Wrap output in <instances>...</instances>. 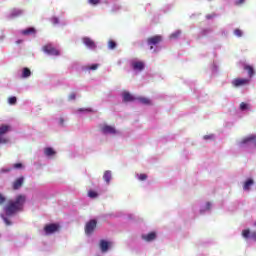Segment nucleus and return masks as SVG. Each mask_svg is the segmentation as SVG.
<instances>
[{"instance_id":"obj_15","label":"nucleus","mask_w":256,"mask_h":256,"mask_svg":"<svg viewBox=\"0 0 256 256\" xmlns=\"http://www.w3.org/2000/svg\"><path fill=\"white\" fill-rule=\"evenodd\" d=\"M103 179H104V181H105L106 183H111V179H112L111 171L106 170V171L104 172Z\"/></svg>"},{"instance_id":"obj_32","label":"nucleus","mask_w":256,"mask_h":256,"mask_svg":"<svg viewBox=\"0 0 256 256\" xmlns=\"http://www.w3.org/2000/svg\"><path fill=\"white\" fill-rule=\"evenodd\" d=\"M68 99H69V101H75V99H76V94H75V93H71V94L68 96Z\"/></svg>"},{"instance_id":"obj_33","label":"nucleus","mask_w":256,"mask_h":256,"mask_svg":"<svg viewBox=\"0 0 256 256\" xmlns=\"http://www.w3.org/2000/svg\"><path fill=\"white\" fill-rule=\"evenodd\" d=\"M14 169H22L23 168V164L22 163H16L13 165Z\"/></svg>"},{"instance_id":"obj_2","label":"nucleus","mask_w":256,"mask_h":256,"mask_svg":"<svg viewBox=\"0 0 256 256\" xmlns=\"http://www.w3.org/2000/svg\"><path fill=\"white\" fill-rule=\"evenodd\" d=\"M42 50L47 55H53L55 57H58V55H61V52H59V50H57V48H55L53 44H46V45H44L42 47Z\"/></svg>"},{"instance_id":"obj_1","label":"nucleus","mask_w":256,"mask_h":256,"mask_svg":"<svg viewBox=\"0 0 256 256\" xmlns=\"http://www.w3.org/2000/svg\"><path fill=\"white\" fill-rule=\"evenodd\" d=\"M25 203H27V196L24 194H19L14 200H9L7 202L4 207V211L8 217H11L12 215H15V213L23 211Z\"/></svg>"},{"instance_id":"obj_37","label":"nucleus","mask_w":256,"mask_h":256,"mask_svg":"<svg viewBox=\"0 0 256 256\" xmlns=\"http://www.w3.org/2000/svg\"><path fill=\"white\" fill-rule=\"evenodd\" d=\"M9 172H11V168H2L1 170H0V173H9Z\"/></svg>"},{"instance_id":"obj_19","label":"nucleus","mask_w":256,"mask_h":256,"mask_svg":"<svg viewBox=\"0 0 256 256\" xmlns=\"http://www.w3.org/2000/svg\"><path fill=\"white\" fill-rule=\"evenodd\" d=\"M138 101H140V103H142V105H152L151 100L146 97H140V98H138Z\"/></svg>"},{"instance_id":"obj_10","label":"nucleus","mask_w":256,"mask_h":256,"mask_svg":"<svg viewBox=\"0 0 256 256\" xmlns=\"http://www.w3.org/2000/svg\"><path fill=\"white\" fill-rule=\"evenodd\" d=\"M109 247H111V242L103 239L100 240L99 248L102 253H107V251H109Z\"/></svg>"},{"instance_id":"obj_4","label":"nucleus","mask_w":256,"mask_h":256,"mask_svg":"<svg viewBox=\"0 0 256 256\" xmlns=\"http://www.w3.org/2000/svg\"><path fill=\"white\" fill-rule=\"evenodd\" d=\"M161 41H163V36H161V35H155V36L149 37L147 39V43L151 50H153L154 45H159V43H161Z\"/></svg>"},{"instance_id":"obj_42","label":"nucleus","mask_w":256,"mask_h":256,"mask_svg":"<svg viewBox=\"0 0 256 256\" xmlns=\"http://www.w3.org/2000/svg\"><path fill=\"white\" fill-rule=\"evenodd\" d=\"M204 139L207 140V139H213V135H205L204 136Z\"/></svg>"},{"instance_id":"obj_6","label":"nucleus","mask_w":256,"mask_h":256,"mask_svg":"<svg viewBox=\"0 0 256 256\" xmlns=\"http://www.w3.org/2000/svg\"><path fill=\"white\" fill-rule=\"evenodd\" d=\"M24 183H25V177L20 176L16 178L12 183L13 191H19V189L23 187Z\"/></svg>"},{"instance_id":"obj_7","label":"nucleus","mask_w":256,"mask_h":256,"mask_svg":"<svg viewBox=\"0 0 256 256\" xmlns=\"http://www.w3.org/2000/svg\"><path fill=\"white\" fill-rule=\"evenodd\" d=\"M250 82L251 80L247 78H235L232 81V85L233 87H244L245 85H249Z\"/></svg>"},{"instance_id":"obj_5","label":"nucleus","mask_w":256,"mask_h":256,"mask_svg":"<svg viewBox=\"0 0 256 256\" xmlns=\"http://www.w3.org/2000/svg\"><path fill=\"white\" fill-rule=\"evenodd\" d=\"M61 226H59V224H55V223H52V224H47L45 227H44V232L47 234V235H53V233H57V231H59Z\"/></svg>"},{"instance_id":"obj_31","label":"nucleus","mask_w":256,"mask_h":256,"mask_svg":"<svg viewBox=\"0 0 256 256\" xmlns=\"http://www.w3.org/2000/svg\"><path fill=\"white\" fill-rule=\"evenodd\" d=\"M138 179H139V181H146V179H147V174H140V175L138 176Z\"/></svg>"},{"instance_id":"obj_36","label":"nucleus","mask_w":256,"mask_h":256,"mask_svg":"<svg viewBox=\"0 0 256 256\" xmlns=\"http://www.w3.org/2000/svg\"><path fill=\"white\" fill-rule=\"evenodd\" d=\"M215 17H217V14H215V13L206 15V19H213Z\"/></svg>"},{"instance_id":"obj_45","label":"nucleus","mask_w":256,"mask_h":256,"mask_svg":"<svg viewBox=\"0 0 256 256\" xmlns=\"http://www.w3.org/2000/svg\"><path fill=\"white\" fill-rule=\"evenodd\" d=\"M60 121H61V125H63V119H61Z\"/></svg>"},{"instance_id":"obj_26","label":"nucleus","mask_w":256,"mask_h":256,"mask_svg":"<svg viewBox=\"0 0 256 256\" xmlns=\"http://www.w3.org/2000/svg\"><path fill=\"white\" fill-rule=\"evenodd\" d=\"M117 47V43L113 40H109L108 49H115Z\"/></svg>"},{"instance_id":"obj_23","label":"nucleus","mask_w":256,"mask_h":256,"mask_svg":"<svg viewBox=\"0 0 256 256\" xmlns=\"http://www.w3.org/2000/svg\"><path fill=\"white\" fill-rule=\"evenodd\" d=\"M98 195H99V194H97V192H96V191H94V190H90V191H88V197H90L91 199H95V198H97V197H98Z\"/></svg>"},{"instance_id":"obj_14","label":"nucleus","mask_w":256,"mask_h":256,"mask_svg":"<svg viewBox=\"0 0 256 256\" xmlns=\"http://www.w3.org/2000/svg\"><path fill=\"white\" fill-rule=\"evenodd\" d=\"M244 71H247L248 77H250V78L253 77V75H255V69L251 65L245 64Z\"/></svg>"},{"instance_id":"obj_12","label":"nucleus","mask_w":256,"mask_h":256,"mask_svg":"<svg viewBox=\"0 0 256 256\" xmlns=\"http://www.w3.org/2000/svg\"><path fill=\"white\" fill-rule=\"evenodd\" d=\"M132 68L134 71H143L145 69V63L143 61H134L132 62Z\"/></svg>"},{"instance_id":"obj_30","label":"nucleus","mask_w":256,"mask_h":256,"mask_svg":"<svg viewBox=\"0 0 256 256\" xmlns=\"http://www.w3.org/2000/svg\"><path fill=\"white\" fill-rule=\"evenodd\" d=\"M98 68L99 64H92L88 69H90L91 71H97Z\"/></svg>"},{"instance_id":"obj_17","label":"nucleus","mask_w":256,"mask_h":256,"mask_svg":"<svg viewBox=\"0 0 256 256\" xmlns=\"http://www.w3.org/2000/svg\"><path fill=\"white\" fill-rule=\"evenodd\" d=\"M8 131H11V126H9V125H1L0 126V136L5 135V133H8Z\"/></svg>"},{"instance_id":"obj_39","label":"nucleus","mask_w":256,"mask_h":256,"mask_svg":"<svg viewBox=\"0 0 256 256\" xmlns=\"http://www.w3.org/2000/svg\"><path fill=\"white\" fill-rule=\"evenodd\" d=\"M3 220H4V223L6 224V225H12V222H11V220H9V219H7V218H3Z\"/></svg>"},{"instance_id":"obj_16","label":"nucleus","mask_w":256,"mask_h":256,"mask_svg":"<svg viewBox=\"0 0 256 256\" xmlns=\"http://www.w3.org/2000/svg\"><path fill=\"white\" fill-rule=\"evenodd\" d=\"M55 150L51 147H47L44 149V154L46 155V157H53V155H55Z\"/></svg>"},{"instance_id":"obj_27","label":"nucleus","mask_w":256,"mask_h":256,"mask_svg":"<svg viewBox=\"0 0 256 256\" xmlns=\"http://www.w3.org/2000/svg\"><path fill=\"white\" fill-rule=\"evenodd\" d=\"M11 15L13 17H19V15H23V10H13Z\"/></svg>"},{"instance_id":"obj_38","label":"nucleus","mask_w":256,"mask_h":256,"mask_svg":"<svg viewBox=\"0 0 256 256\" xmlns=\"http://www.w3.org/2000/svg\"><path fill=\"white\" fill-rule=\"evenodd\" d=\"M5 144V143H9V139L7 138H0V144Z\"/></svg>"},{"instance_id":"obj_11","label":"nucleus","mask_w":256,"mask_h":256,"mask_svg":"<svg viewBox=\"0 0 256 256\" xmlns=\"http://www.w3.org/2000/svg\"><path fill=\"white\" fill-rule=\"evenodd\" d=\"M143 241H147V243H151V241H155L157 239V233L150 232L148 234H144L141 236Z\"/></svg>"},{"instance_id":"obj_44","label":"nucleus","mask_w":256,"mask_h":256,"mask_svg":"<svg viewBox=\"0 0 256 256\" xmlns=\"http://www.w3.org/2000/svg\"><path fill=\"white\" fill-rule=\"evenodd\" d=\"M54 23H59V20L57 18H54Z\"/></svg>"},{"instance_id":"obj_8","label":"nucleus","mask_w":256,"mask_h":256,"mask_svg":"<svg viewBox=\"0 0 256 256\" xmlns=\"http://www.w3.org/2000/svg\"><path fill=\"white\" fill-rule=\"evenodd\" d=\"M101 131L102 133H104L105 135H115V133H117V130L115 129V127L110 126V125H103L101 127Z\"/></svg>"},{"instance_id":"obj_20","label":"nucleus","mask_w":256,"mask_h":256,"mask_svg":"<svg viewBox=\"0 0 256 256\" xmlns=\"http://www.w3.org/2000/svg\"><path fill=\"white\" fill-rule=\"evenodd\" d=\"M22 77L26 79L27 77H31V70L29 68H24L22 72Z\"/></svg>"},{"instance_id":"obj_34","label":"nucleus","mask_w":256,"mask_h":256,"mask_svg":"<svg viewBox=\"0 0 256 256\" xmlns=\"http://www.w3.org/2000/svg\"><path fill=\"white\" fill-rule=\"evenodd\" d=\"M5 201H7V199L5 198V196H3V195L0 193V205H3V203H5Z\"/></svg>"},{"instance_id":"obj_13","label":"nucleus","mask_w":256,"mask_h":256,"mask_svg":"<svg viewBox=\"0 0 256 256\" xmlns=\"http://www.w3.org/2000/svg\"><path fill=\"white\" fill-rule=\"evenodd\" d=\"M135 96L131 95L129 92H124L123 93V101L124 103H129L131 101H135Z\"/></svg>"},{"instance_id":"obj_29","label":"nucleus","mask_w":256,"mask_h":256,"mask_svg":"<svg viewBox=\"0 0 256 256\" xmlns=\"http://www.w3.org/2000/svg\"><path fill=\"white\" fill-rule=\"evenodd\" d=\"M88 3L90 5H99V3H101V0H88Z\"/></svg>"},{"instance_id":"obj_18","label":"nucleus","mask_w":256,"mask_h":256,"mask_svg":"<svg viewBox=\"0 0 256 256\" xmlns=\"http://www.w3.org/2000/svg\"><path fill=\"white\" fill-rule=\"evenodd\" d=\"M254 183L255 182L253 181V179H248L243 185L244 191H249V189H251V185H253Z\"/></svg>"},{"instance_id":"obj_22","label":"nucleus","mask_w":256,"mask_h":256,"mask_svg":"<svg viewBox=\"0 0 256 256\" xmlns=\"http://www.w3.org/2000/svg\"><path fill=\"white\" fill-rule=\"evenodd\" d=\"M181 37V30H177L170 35V39H179Z\"/></svg>"},{"instance_id":"obj_24","label":"nucleus","mask_w":256,"mask_h":256,"mask_svg":"<svg viewBox=\"0 0 256 256\" xmlns=\"http://www.w3.org/2000/svg\"><path fill=\"white\" fill-rule=\"evenodd\" d=\"M249 235H251V230L245 229L242 231V237H244V239H249Z\"/></svg>"},{"instance_id":"obj_41","label":"nucleus","mask_w":256,"mask_h":256,"mask_svg":"<svg viewBox=\"0 0 256 256\" xmlns=\"http://www.w3.org/2000/svg\"><path fill=\"white\" fill-rule=\"evenodd\" d=\"M245 3V0H237L236 5H243Z\"/></svg>"},{"instance_id":"obj_40","label":"nucleus","mask_w":256,"mask_h":256,"mask_svg":"<svg viewBox=\"0 0 256 256\" xmlns=\"http://www.w3.org/2000/svg\"><path fill=\"white\" fill-rule=\"evenodd\" d=\"M250 237L253 239V241H256V231L251 232Z\"/></svg>"},{"instance_id":"obj_35","label":"nucleus","mask_w":256,"mask_h":256,"mask_svg":"<svg viewBox=\"0 0 256 256\" xmlns=\"http://www.w3.org/2000/svg\"><path fill=\"white\" fill-rule=\"evenodd\" d=\"M240 109H241V111H245V109H247V104L245 102H242L240 104Z\"/></svg>"},{"instance_id":"obj_43","label":"nucleus","mask_w":256,"mask_h":256,"mask_svg":"<svg viewBox=\"0 0 256 256\" xmlns=\"http://www.w3.org/2000/svg\"><path fill=\"white\" fill-rule=\"evenodd\" d=\"M207 209H211V203H207Z\"/></svg>"},{"instance_id":"obj_21","label":"nucleus","mask_w":256,"mask_h":256,"mask_svg":"<svg viewBox=\"0 0 256 256\" xmlns=\"http://www.w3.org/2000/svg\"><path fill=\"white\" fill-rule=\"evenodd\" d=\"M35 33V28H27L22 31V35H33Z\"/></svg>"},{"instance_id":"obj_9","label":"nucleus","mask_w":256,"mask_h":256,"mask_svg":"<svg viewBox=\"0 0 256 256\" xmlns=\"http://www.w3.org/2000/svg\"><path fill=\"white\" fill-rule=\"evenodd\" d=\"M82 41H83L84 45H86V47H88V49H97V44H95V41H93V39H91L89 37H84V38H82Z\"/></svg>"},{"instance_id":"obj_25","label":"nucleus","mask_w":256,"mask_h":256,"mask_svg":"<svg viewBox=\"0 0 256 256\" xmlns=\"http://www.w3.org/2000/svg\"><path fill=\"white\" fill-rule=\"evenodd\" d=\"M8 103H9V105H16L17 104V97L12 96V97L8 98Z\"/></svg>"},{"instance_id":"obj_3","label":"nucleus","mask_w":256,"mask_h":256,"mask_svg":"<svg viewBox=\"0 0 256 256\" xmlns=\"http://www.w3.org/2000/svg\"><path fill=\"white\" fill-rule=\"evenodd\" d=\"M97 229V220L92 219L85 225V233L86 235H92V233Z\"/></svg>"},{"instance_id":"obj_28","label":"nucleus","mask_w":256,"mask_h":256,"mask_svg":"<svg viewBox=\"0 0 256 256\" xmlns=\"http://www.w3.org/2000/svg\"><path fill=\"white\" fill-rule=\"evenodd\" d=\"M234 35H236V37H243V31H241L239 28H236L234 30Z\"/></svg>"}]
</instances>
